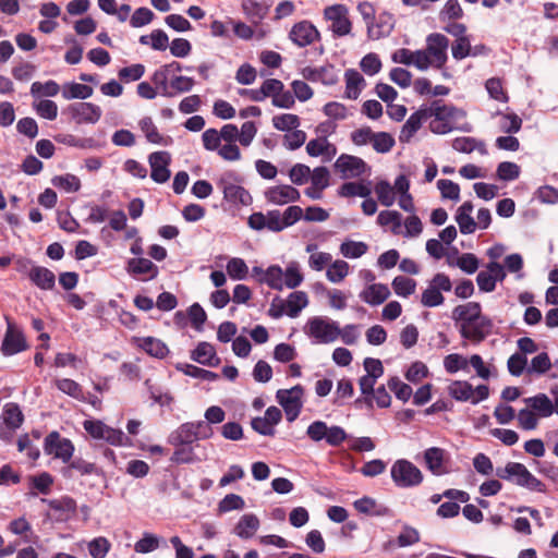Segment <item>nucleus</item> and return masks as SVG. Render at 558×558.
Masks as SVG:
<instances>
[{
	"mask_svg": "<svg viewBox=\"0 0 558 558\" xmlns=\"http://www.w3.org/2000/svg\"><path fill=\"white\" fill-rule=\"evenodd\" d=\"M427 118H433L429 129L436 134H446L453 130L457 120L464 116L461 109L447 105L442 100H434L429 106L424 107Z\"/></svg>",
	"mask_w": 558,
	"mask_h": 558,
	"instance_id": "f257e3e1",
	"label": "nucleus"
},
{
	"mask_svg": "<svg viewBox=\"0 0 558 558\" xmlns=\"http://www.w3.org/2000/svg\"><path fill=\"white\" fill-rule=\"evenodd\" d=\"M496 475L530 490L539 493L546 490L545 484L535 477L524 464L519 462H508L504 468H497Z\"/></svg>",
	"mask_w": 558,
	"mask_h": 558,
	"instance_id": "f03ea898",
	"label": "nucleus"
},
{
	"mask_svg": "<svg viewBox=\"0 0 558 558\" xmlns=\"http://www.w3.org/2000/svg\"><path fill=\"white\" fill-rule=\"evenodd\" d=\"M304 333L314 343H331L339 338V324L325 316L311 317L304 325Z\"/></svg>",
	"mask_w": 558,
	"mask_h": 558,
	"instance_id": "7ed1b4c3",
	"label": "nucleus"
},
{
	"mask_svg": "<svg viewBox=\"0 0 558 558\" xmlns=\"http://www.w3.org/2000/svg\"><path fill=\"white\" fill-rule=\"evenodd\" d=\"M390 476L398 488L417 487L424 481L422 471L407 459H398L392 463Z\"/></svg>",
	"mask_w": 558,
	"mask_h": 558,
	"instance_id": "20e7f679",
	"label": "nucleus"
},
{
	"mask_svg": "<svg viewBox=\"0 0 558 558\" xmlns=\"http://www.w3.org/2000/svg\"><path fill=\"white\" fill-rule=\"evenodd\" d=\"M214 429L205 421L186 422L181 424L170 436L173 446L192 445L196 440L208 439Z\"/></svg>",
	"mask_w": 558,
	"mask_h": 558,
	"instance_id": "39448f33",
	"label": "nucleus"
},
{
	"mask_svg": "<svg viewBox=\"0 0 558 558\" xmlns=\"http://www.w3.org/2000/svg\"><path fill=\"white\" fill-rule=\"evenodd\" d=\"M306 436L314 442L325 440L331 447H339L347 440V432L338 425L328 426L324 421H314L306 428Z\"/></svg>",
	"mask_w": 558,
	"mask_h": 558,
	"instance_id": "423d86ee",
	"label": "nucleus"
},
{
	"mask_svg": "<svg viewBox=\"0 0 558 558\" xmlns=\"http://www.w3.org/2000/svg\"><path fill=\"white\" fill-rule=\"evenodd\" d=\"M324 19L333 37H344L351 34L352 22L349 9L344 4H332L324 9Z\"/></svg>",
	"mask_w": 558,
	"mask_h": 558,
	"instance_id": "0eeeda50",
	"label": "nucleus"
},
{
	"mask_svg": "<svg viewBox=\"0 0 558 558\" xmlns=\"http://www.w3.org/2000/svg\"><path fill=\"white\" fill-rule=\"evenodd\" d=\"M83 427L94 439L105 440L112 446H125L130 442L121 429L110 427L99 420H85Z\"/></svg>",
	"mask_w": 558,
	"mask_h": 558,
	"instance_id": "6e6552de",
	"label": "nucleus"
},
{
	"mask_svg": "<svg viewBox=\"0 0 558 558\" xmlns=\"http://www.w3.org/2000/svg\"><path fill=\"white\" fill-rule=\"evenodd\" d=\"M451 289L452 282L449 276L444 272L436 274L422 293V305L425 307H436L444 304L445 298L441 292H449Z\"/></svg>",
	"mask_w": 558,
	"mask_h": 558,
	"instance_id": "1a4fd4ad",
	"label": "nucleus"
},
{
	"mask_svg": "<svg viewBox=\"0 0 558 558\" xmlns=\"http://www.w3.org/2000/svg\"><path fill=\"white\" fill-rule=\"evenodd\" d=\"M304 388L296 385L291 389H280L276 393L278 403L282 407L288 422H293L298 418L303 408Z\"/></svg>",
	"mask_w": 558,
	"mask_h": 558,
	"instance_id": "9d476101",
	"label": "nucleus"
},
{
	"mask_svg": "<svg viewBox=\"0 0 558 558\" xmlns=\"http://www.w3.org/2000/svg\"><path fill=\"white\" fill-rule=\"evenodd\" d=\"M17 270L25 274L29 281L40 290H52L56 286L53 271L44 266L33 265L31 260H20Z\"/></svg>",
	"mask_w": 558,
	"mask_h": 558,
	"instance_id": "9b49d317",
	"label": "nucleus"
},
{
	"mask_svg": "<svg viewBox=\"0 0 558 558\" xmlns=\"http://www.w3.org/2000/svg\"><path fill=\"white\" fill-rule=\"evenodd\" d=\"M217 186L222 191L227 202L233 205H250L252 197L250 193L241 185L234 182L232 172H227L217 182Z\"/></svg>",
	"mask_w": 558,
	"mask_h": 558,
	"instance_id": "f8f14e48",
	"label": "nucleus"
},
{
	"mask_svg": "<svg viewBox=\"0 0 558 558\" xmlns=\"http://www.w3.org/2000/svg\"><path fill=\"white\" fill-rule=\"evenodd\" d=\"M448 47L449 39L444 34L432 33L426 37V48L424 50L433 61V68H444L448 60Z\"/></svg>",
	"mask_w": 558,
	"mask_h": 558,
	"instance_id": "ddd939ff",
	"label": "nucleus"
},
{
	"mask_svg": "<svg viewBox=\"0 0 558 558\" xmlns=\"http://www.w3.org/2000/svg\"><path fill=\"white\" fill-rule=\"evenodd\" d=\"M333 167L342 179L360 178L371 169L362 158L348 154H341Z\"/></svg>",
	"mask_w": 558,
	"mask_h": 558,
	"instance_id": "4468645a",
	"label": "nucleus"
},
{
	"mask_svg": "<svg viewBox=\"0 0 558 558\" xmlns=\"http://www.w3.org/2000/svg\"><path fill=\"white\" fill-rule=\"evenodd\" d=\"M5 320L7 330L0 350L4 356H11L26 350L27 343L23 331L9 317Z\"/></svg>",
	"mask_w": 558,
	"mask_h": 558,
	"instance_id": "2eb2a0df",
	"label": "nucleus"
},
{
	"mask_svg": "<svg viewBox=\"0 0 558 558\" xmlns=\"http://www.w3.org/2000/svg\"><path fill=\"white\" fill-rule=\"evenodd\" d=\"M44 449L47 454H51L64 463L69 462L74 452V446L68 438L60 436L58 432H51L45 438Z\"/></svg>",
	"mask_w": 558,
	"mask_h": 558,
	"instance_id": "dca6fc26",
	"label": "nucleus"
},
{
	"mask_svg": "<svg viewBox=\"0 0 558 558\" xmlns=\"http://www.w3.org/2000/svg\"><path fill=\"white\" fill-rule=\"evenodd\" d=\"M449 453L440 447H430L423 452L426 469L435 476H441L449 472L447 463Z\"/></svg>",
	"mask_w": 558,
	"mask_h": 558,
	"instance_id": "f3484780",
	"label": "nucleus"
},
{
	"mask_svg": "<svg viewBox=\"0 0 558 558\" xmlns=\"http://www.w3.org/2000/svg\"><path fill=\"white\" fill-rule=\"evenodd\" d=\"M492 329L493 323L487 316L470 323L460 324L462 338L474 343L482 342L492 332Z\"/></svg>",
	"mask_w": 558,
	"mask_h": 558,
	"instance_id": "a211bd4d",
	"label": "nucleus"
},
{
	"mask_svg": "<svg viewBox=\"0 0 558 558\" xmlns=\"http://www.w3.org/2000/svg\"><path fill=\"white\" fill-rule=\"evenodd\" d=\"M150 166V178L156 183H165L170 179L171 172L169 165L171 162V155L166 150L154 151L148 156Z\"/></svg>",
	"mask_w": 558,
	"mask_h": 558,
	"instance_id": "6ab92c4d",
	"label": "nucleus"
},
{
	"mask_svg": "<svg viewBox=\"0 0 558 558\" xmlns=\"http://www.w3.org/2000/svg\"><path fill=\"white\" fill-rule=\"evenodd\" d=\"M289 38L298 47H306L320 38L318 29L308 21L295 23L290 33Z\"/></svg>",
	"mask_w": 558,
	"mask_h": 558,
	"instance_id": "aec40b11",
	"label": "nucleus"
},
{
	"mask_svg": "<svg viewBox=\"0 0 558 558\" xmlns=\"http://www.w3.org/2000/svg\"><path fill=\"white\" fill-rule=\"evenodd\" d=\"M69 111L76 123L95 124L101 118V109L92 102H76L69 107Z\"/></svg>",
	"mask_w": 558,
	"mask_h": 558,
	"instance_id": "412c9836",
	"label": "nucleus"
},
{
	"mask_svg": "<svg viewBox=\"0 0 558 558\" xmlns=\"http://www.w3.org/2000/svg\"><path fill=\"white\" fill-rule=\"evenodd\" d=\"M300 197L299 190L288 184L271 186L265 191L266 201L278 206L298 202Z\"/></svg>",
	"mask_w": 558,
	"mask_h": 558,
	"instance_id": "4be33fe9",
	"label": "nucleus"
},
{
	"mask_svg": "<svg viewBox=\"0 0 558 558\" xmlns=\"http://www.w3.org/2000/svg\"><path fill=\"white\" fill-rule=\"evenodd\" d=\"M181 71L182 65L177 61H172L171 63L165 64L156 70L151 75V82L156 85V88L162 96L173 97L174 93L169 89L171 80L169 76L172 72Z\"/></svg>",
	"mask_w": 558,
	"mask_h": 558,
	"instance_id": "5701e85b",
	"label": "nucleus"
},
{
	"mask_svg": "<svg viewBox=\"0 0 558 558\" xmlns=\"http://www.w3.org/2000/svg\"><path fill=\"white\" fill-rule=\"evenodd\" d=\"M393 27V15L388 12H383L367 25V36L372 40H377L389 36Z\"/></svg>",
	"mask_w": 558,
	"mask_h": 558,
	"instance_id": "b1692460",
	"label": "nucleus"
},
{
	"mask_svg": "<svg viewBox=\"0 0 558 558\" xmlns=\"http://www.w3.org/2000/svg\"><path fill=\"white\" fill-rule=\"evenodd\" d=\"M270 7L271 2L268 0L242 1V11L254 25L260 24V22L267 16Z\"/></svg>",
	"mask_w": 558,
	"mask_h": 558,
	"instance_id": "393cba45",
	"label": "nucleus"
},
{
	"mask_svg": "<svg viewBox=\"0 0 558 558\" xmlns=\"http://www.w3.org/2000/svg\"><path fill=\"white\" fill-rule=\"evenodd\" d=\"M304 78L312 82H320L324 85H335L338 82V74L332 65L311 68L306 66L302 71Z\"/></svg>",
	"mask_w": 558,
	"mask_h": 558,
	"instance_id": "a878e982",
	"label": "nucleus"
},
{
	"mask_svg": "<svg viewBox=\"0 0 558 558\" xmlns=\"http://www.w3.org/2000/svg\"><path fill=\"white\" fill-rule=\"evenodd\" d=\"M360 299L372 305L377 306L383 304L389 296L390 290L384 283H373L365 287L359 294Z\"/></svg>",
	"mask_w": 558,
	"mask_h": 558,
	"instance_id": "bb28decb",
	"label": "nucleus"
},
{
	"mask_svg": "<svg viewBox=\"0 0 558 558\" xmlns=\"http://www.w3.org/2000/svg\"><path fill=\"white\" fill-rule=\"evenodd\" d=\"M427 119L428 118L424 107L412 113L400 131L399 141L401 143H409L414 134L421 129L422 123Z\"/></svg>",
	"mask_w": 558,
	"mask_h": 558,
	"instance_id": "cd10ccee",
	"label": "nucleus"
},
{
	"mask_svg": "<svg viewBox=\"0 0 558 558\" xmlns=\"http://www.w3.org/2000/svg\"><path fill=\"white\" fill-rule=\"evenodd\" d=\"M524 402L538 417H548L555 412L551 399L545 393L525 398Z\"/></svg>",
	"mask_w": 558,
	"mask_h": 558,
	"instance_id": "c85d7f7f",
	"label": "nucleus"
},
{
	"mask_svg": "<svg viewBox=\"0 0 558 558\" xmlns=\"http://www.w3.org/2000/svg\"><path fill=\"white\" fill-rule=\"evenodd\" d=\"M191 359L210 367L217 366L220 362L214 345L206 341L197 344L196 349L191 354Z\"/></svg>",
	"mask_w": 558,
	"mask_h": 558,
	"instance_id": "c756f323",
	"label": "nucleus"
},
{
	"mask_svg": "<svg viewBox=\"0 0 558 558\" xmlns=\"http://www.w3.org/2000/svg\"><path fill=\"white\" fill-rule=\"evenodd\" d=\"M138 126L141 131L144 133L146 140L151 144L167 146L172 142L171 137L163 136L158 132L150 117H145L141 119L138 121Z\"/></svg>",
	"mask_w": 558,
	"mask_h": 558,
	"instance_id": "7c9ffc66",
	"label": "nucleus"
},
{
	"mask_svg": "<svg viewBox=\"0 0 558 558\" xmlns=\"http://www.w3.org/2000/svg\"><path fill=\"white\" fill-rule=\"evenodd\" d=\"M134 342L154 357L162 359L169 352L168 347L161 340L154 337L134 338Z\"/></svg>",
	"mask_w": 558,
	"mask_h": 558,
	"instance_id": "2f4dec72",
	"label": "nucleus"
},
{
	"mask_svg": "<svg viewBox=\"0 0 558 558\" xmlns=\"http://www.w3.org/2000/svg\"><path fill=\"white\" fill-rule=\"evenodd\" d=\"M420 542V533L416 529L404 526L396 539H390L385 544V549L403 548L412 546Z\"/></svg>",
	"mask_w": 558,
	"mask_h": 558,
	"instance_id": "473e14b6",
	"label": "nucleus"
},
{
	"mask_svg": "<svg viewBox=\"0 0 558 558\" xmlns=\"http://www.w3.org/2000/svg\"><path fill=\"white\" fill-rule=\"evenodd\" d=\"M345 78V97L349 99H356L364 85V77L354 69L347 70L344 73Z\"/></svg>",
	"mask_w": 558,
	"mask_h": 558,
	"instance_id": "72a5a7b5",
	"label": "nucleus"
},
{
	"mask_svg": "<svg viewBox=\"0 0 558 558\" xmlns=\"http://www.w3.org/2000/svg\"><path fill=\"white\" fill-rule=\"evenodd\" d=\"M453 317L461 323H470L485 317L482 314L481 305L477 302H469L464 305H458L453 310Z\"/></svg>",
	"mask_w": 558,
	"mask_h": 558,
	"instance_id": "f704fd0d",
	"label": "nucleus"
},
{
	"mask_svg": "<svg viewBox=\"0 0 558 558\" xmlns=\"http://www.w3.org/2000/svg\"><path fill=\"white\" fill-rule=\"evenodd\" d=\"M128 271L132 275H148L149 279H154L158 275V267L147 258H131Z\"/></svg>",
	"mask_w": 558,
	"mask_h": 558,
	"instance_id": "c9c22d12",
	"label": "nucleus"
},
{
	"mask_svg": "<svg viewBox=\"0 0 558 558\" xmlns=\"http://www.w3.org/2000/svg\"><path fill=\"white\" fill-rule=\"evenodd\" d=\"M337 149L336 146L328 142L326 137H318L315 140H311L306 144V153L311 157H318L327 155L328 157H331L336 154Z\"/></svg>",
	"mask_w": 558,
	"mask_h": 558,
	"instance_id": "e433bc0d",
	"label": "nucleus"
},
{
	"mask_svg": "<svg viewBox=\"0 0 558 558\" xmlns=\"http://www.w3.org/2000/svg\"><path fill=\"white\" fill-rule=\"evenodd\" d=\"M452 147L454 150L460 153L470 154L474 150H477L481 155H487V148L484 142L477 141L474 137H457L452 142Z\"/></svg>",
	"mask_w": 558,
	"mask_h": 558,
	"instance_id": "4c0bfd02",
	"label": "nucleus"
},
{
	"mask_svg": "<svg viewBox=\"0 0 558 558\" xmlns=\"http://www.w3.org/2000/svg\"><path fill=\"white\" fill-rule=\"evenodd\" d=\"M284 303L287 306L286 314L291 318H295L299 316L300 312L307 306L308 298L305 292L295 291L289 294Z\"/></svg>",
	"mask_w": 558,
	"mask_h": 558,
	"instance_id": "58836bf2",
	"label": "nucleus"
},
{
	"mask_svg": "<svg viewBox=\"0 0 558 558\" xmlns=\"http://www.w3.org/2000/svg\"><path fill=\"white\" fill-rule=\"evenodd\" d=\"M53 384L61 392L72 397L73 399L81 402L86 401L82 386L75 380L70 378H57L53 380Z\"/></svg>",
	"mask_w": 558,
	"mask_h": 558,
	"instance_id": "ea45409f",
	"label": "nucleus"
},
{
	"mask_svg": "<svg viewBox=\"0 0 558 558\" xmlns=\"http://www.w3.org/2000/svg\"><path fill=\"white\" fill-rule=\"evenodd\" d=\"M259 527V520L255 514H244L235 525L234 532L241 538H251Z\"/></svg>",
	"mask_w": 558,
	"mask_h": 558,
	"instance_id": "a19ab883",
	"label": "nucleus"
},
{
	"mask_svg": "<svg viewBox=\"0 0 558 558\" xmlns=\"http://www.w3.org/2000/svg\"><path fill=\"white\" fill-rule=\"evenodd\" d=\"M90 86L80 83H68L64 85L62 96L64 99H86L93 95Z\"/></svg>",
	"mask_w": 558,
	"mask_h": 558,
	"instance_id": "79ce46f5",
	"label": "nucleus"
},
{
	"mask_svg": "<svg viewBox=\"0 0 558 558\" xmlns=\"http://www.w3.org/2000/svg\"><path fill=\"white\" fill-rule=\"evenodd\" d=\"M378 225L391 226V232L393 234L401 233L402 215L397 210H383L377 217Z\"/></svg>",
	"mask_w": 558,
	"mask_h": 558,
	"instance_id": "37998d69",
	"label": "nucleus"
},
{
	"mask_svg": "<svg viewBox=\"0 0 558 558\" xmlns=\"http://www.w3.org/2000/svg\"><path fill=\"white\" fill-rule=\"evenodd\" d=\"M448 393L458 401H469L472 399L474 391L468 381L454 380L448 387Z\"/></svg>",
	"mask_w": 558,
	"mask_h": 558,
	"instance_id": "c03bdc74",
	"label": "nucleus"
},
{
	"mask_svg": "<svg viewBox=\"0 0 558 558\" xmlns=\"http://www.w3.org/2000/svg\"><path fill=\"white\" fill-rule=\"evenodd\" d=\"M60 92V86L56 81L49 80L45 83L34 82L31 86V95L35 98L53 97Z\"/></svg>",
	"mask_w": 558,
	"mask_h": 558,
	"instance_id": "a18cd8bd",
	"label": "nucleus"
},
{
	"mask_svg": "<svg viewBox=\"0 0 558 558\" xmlns=\"http://www.w3.org/2000/svg\"><path fill=\"white\" fill-rule=\"evenodd\" d=\"M3 421L5 425L13 430L22 425L24 415L16 403L5 404L3 410Z\"/></svg>",
	"mask_w": 558,
	"mask_h": 558,
	"instance_id": "49530a36",
	"label": "nucleus"
},
{
	"mask_svg": "<svg viewBox=\"0 0 558 558\" xmlns=\"http://www.w3.org/2000/svg\"><path fill=\"white\" fill-rule=\"evenodd\" d=\"M349 274V264L342 259L330 263L326 271L327 279L332 283L341 282Z\"/></svg>",
	"mask_w": 558,
	"mask_h": 558,
	"instance_id": "de8ad7c7",
	"label": "nucleus"
},
{
	"mask_svg": "<svg viewBox=\"0 0 558 558\" xmlns=\"http://www.w3.org/2000/svg\"><path fill=\"white\" fill-rule=\"evenodd\" d=\"M395 138L391 134L387 132H374L373 138H372V146L375 151L379 154H387L389 153L392 147L395 146Z\"/></svg>",
	"mask_w": 558,
	"mask_h": 558,
	"instance_id": "09e8293b",
	"label": "nucleus"
},
{
	"mask_svg": "<svg viewBox=\"0 0 558 558\" xmlns=\"http://www.w3.org/2000/svg\"><path fill=\"white\" fill-rule=\"evenodd\" d=\"M368 250V246L364 242L357 241H344L340 245V253L345 258H359L364 255Z\"/></svg>",
	"mask_w": 558,
	"mask_h": 558,
	"instance_id": "8fccbe9b",
	"label": "nucleus"
},
{
	"mask_svg": "<svg viewBox=\"0 0 558 558\" xmlns=\"http://www.w3.org/2000/svg\"><path fill=\"white\" fill-rule=\"evenodd\" d=\"M392 289L395 293L399 296L407 298L414 293L416 288V281L412 278L404 276H397L392 280Z\"/></svg>",
	"mask_w": 558,
	"mask_h": 558,
	"instance_id": "3c124183",
	"label": "nucleus"
},
{
	"mask_svg": "<svg viewBox=\"0 0 558 558\" xmlns=\"http://www.w3.org/2000/svg\"><path fill=\"white\" fill-rule=\"evenodd\" d=\"M274 128L289 132L300 126V118L293 113H282L272 118Z\"/></svg>",
	"mask_w": 558,
	"mask_h": 558,
	"instance_id": "603ef678",
	"label": "nucleus"
},
{
	"mask_svg": "<svg viewBox=\"0 0 558 558\" xmlns=\"http://www.w3.org/2000/svg\"><path fill=\"white\" fill-rule=\"evenodd\" d=\"M226 269L229 277L233 280H243L247 277L248 274V267L246 263L239 257L230 258Z\"/></svg>",
	"mask_w": 558,
	"mask_h": 558,
	"instance_id": "864d4df0",
	"label": "nucleus"
},
{
	"mask_svg": "<svg viewBox=\"0 0 558 558\" xmlns=\"http://www.w3.org/2000/svg\"><path fill=\"white\" fill-rule=\"evenodd\" d=\"M371 194V189L359 182H347L339 189V195L342 197H367Z\"/></svg>",
	"mask_w": 558,
	"mask_h": 558,
	"instance_id": "5fc2aeb1",
	"label": "nucleus"
},
{
	"mask_svg": "<svg viewBox=\"0 0 558 558\" xmlns=\"http://www.w3.org/2000/svg\"><path fill=\"white\" fill-rule=\"evenodd\" d=\"M262 282L267 283L271 289L282 290L283 288V271L279 266H270L264 272Z\"/></svg>",
	"mask_w": 558,
	"mask_h": 558,
	"instance_id": "6e6d98bb",
	"label": "nucleus"
},
{
	"mask_svg": "<svg viewBox=\"0 0 558 558\" xmlns=\"http://www.w3.org/2000/svg\"><path fill=\"white\" fill-rule=\"evenodd\" d=\"M47 502L48 507L58 512L74 513L76 510V502L73 498L64 496L60 499H43Z\"/></svg>",
	"mask_w": 558,
	"mask_h": 558,
	"instance_id": "4d7b16f0",
	"label": "nucleus"
},
{
	"mask_svg": "<svg viewBox=\"0 0 558 558\" xmlns=\"http://www.w3.org/2000/svg\"><path fill=\"white\" fill-rule=\"evenodd\" d=\"M33 108L39 117L47 120H54L58 116L57 104L49 99L35 101Z\"/></svg>",
	"mask_w": 558,
	"mask_h": 558,
	"instance_id": "13d9d810",
	"label": "nucleus"
},
{
	"mask_svg": "<svg viewBox=\"0 0 558 558\" xmlns=\"http://www.w3.org/2000/svg\"><path fill=\"white\" fill-rule=\"evenodd\" d=\"M437 187L441 197L458 202L460 199V186L451 180L440 179L437 181Z\"/></svg>",
	"mask_w": 558,
	"mask_h": 558,
	"instance_id": "bf43d9fd",
	"label": "nucleus"
},
{
	"mask_svg": "<svg viewBox=\"0 0 558 558\" xmlns=\"http://www.w3.org/2000/svg\"><path fill=\"white\" fill-rule=\"evenodd\" d=\"M375 193L383 206L389 207L395 203L393 187L387 181H380L375 185Z\"/></svg>",
	"mask_w": 558,
	"mask_h": 558,
	"instance_id": "052dcab7",
	"label": "nucleus"
},
{
	"mask_svg": "<svg viewBox=\"0 0 558 558\" xmlns=\"http://www.w3.org/2000/svg\"><path fill=\"white\" fill-rule=\"evenodd\" d=\"M522 120L515 113H504L499 119V129L505 133H517L521 130Z\"/></svg>",
	"mask_w": 558,
	"mask_h": 558,
	"instance_id": "680f3d73",
	"label": "nucleus"
},
{
	"mask_svg": "<svg viewBox=\"0 0 558 558\" xmlns=\"http://www.w3.org/2000/svg\"><path fill=\"white\" fill-rule=\"evenodd\" d=\"M160 538L151 533H144L143 537L134 545V550L140 554H148L159 547Z\"/></svg>",
	"mask_w": 558,
	"mask_h": 558,
	"instance_id": "e2e57ef3",
	"label": "nucleus"
},
{
	"mask_svg": "<svg viewBox=\"0 0 558 558\" xmlns=\"http://www.w3.org/2000/svg\"><path fill=\"white\" fill-rule=\"evenodd\" d=\"M145 74V66L141 63H135L119 70L118 76L124 83L138 81Z\"/></svg>",
	"mask_w": 558,
	"mask_h": 558,
	"instance_id": "0e129e2a",
	"label": "nucleus"
},
{
	"mask_svg": "<svg viewBox=\"0 0 558 558\" xmlns=\"http://www.w3.org/2000/svg\"><path fill=\"white\" fill-rule=\"evenodd\" d=\"M306 141V133L302 130L294 129L289 131L283 136V145L289 150L300 148Z\"/></svg>",
	"mask_w": 558,
	"mask_h": 558,
	"instance_id": "69168bd1",
	"label": "nucleus"
},
{
	"mask_svg": "<svg viewBox=\"0 0 558 558\" xmlns=\"http://www.w3.org/2000/svg\"><path fill=\"white\" fill-rule=\"evenodd\" d=\"M360 66L365 74L373 76L380 71L381 61L376 53L371 52L362 58Z\"/></svg>",
	"mask_w": 558,
	"mask_h": 558,
	"instance_id": "338daca9",
	"label": "nucleus"
},
{
	"mask_svg": "<svg viewBox=\"0 0 558 558\" xmlns=\"http://www.w3.org/2000/svg\"><path fill=\"white\" fill-rule=\"evenodd\" d=\"M110 549V543L106 537H96L88 543V551L93 558H105Z\"/></svg>",
	"mask_w": 558,
	"mask_h": 558,
	"instance_id": "774afa93",
	"label": "nucleus"
}]
</instances>
